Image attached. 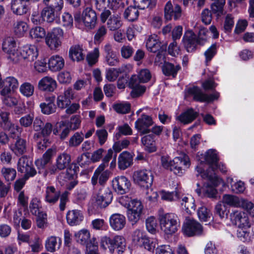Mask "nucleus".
<instances>
[{
  "label": "nucleus",
  "mask_w": 254,
  "mask_h": 254,
  "mask_svg": "<svg viewBox=\"0 0 254 254\" xmlns=\"http://www.w3.org/2000/svg\"><path fill=\"white\" fill-rule=\"evenodd\" d=\"M204 158V161H201V163L204 162L209 165V168L206 171L202 168L201 165L196 167L195 170L200 175L201 177L207 179L210 181H218V178L215 175V169L218 168L219 159L216 151L214 149H209L204 155H201Z\"/></svg>",
  "instance_id": "obj_1"
},
{
  "label": "nucleus",
  "mask_w": 254,
  "mask_h": 254,
  "mask_svg": "<svg viewBox=\"0 0 254 254\" xmlns=\"http://www.w3.org/2000/svg\"><path fill=\"white\" fill-rule=\"evenodd\" d=\"M161 163L164 168L173 172L178 176H182L186 169L189 168L190 165V158L186 154L176 157L172 160L168 157L162 156Z\"/></svg>",
  "instance_id": "obj_2"
},
{
  "label": "nucleus",
  "mask_w": 254,
  "mask_h": 254,
  "mask_svg": "<svg viewBox=\"0 0 254 254\" xmlns=\"http://www.w3.org/2000/svg\"><path fill=\"white\" fill-rule=\"evenodd\" d=\"M71 162L70 155L65 152H63L59 154L56 159L55 165L51 166L48 169V170H45L44 173V176L46 177L48 173L51 175H55L58 174L60 171L64 170L66 168L67 173L72 176L76 174V166L72 169V166H69Z\"/></svg>",
  "instance_id": "obj_3"
},
{
  "label": "nucleus",
  "mask_w": 254,
  "mask_h": 254,
  "mask_svg": "<svg viewBox=\"0 0 254 254\" xmlns=\"http://www.w3.org/2000/svg\"><path fill=\"white\" fill-rule=\"evenodd\" d=\"M161 230L166 234L171 235L175 233L180 227L178 216L173 213H168L159 216Z\"/></svg>",
  "instance_id": "obj_4"
},
{
  "label": "nucleus",
  "mask_w": 254,
  "mask_h": 254,
  "mask_svg": "<svg viewBox=\"0 0 254 254\" xmlns=\"http://www.w3.org/2000/svg\"><path fill=\"white\" fill-rule=\"evenodd\" d=\"M100 246L104 250L108 249L111 253L116 250L118 254H122L126 249V240L123 236L119 235L112 238L104 236L101 239Z\"/></svg>",
  "instance_id": "obj_5"
},
{
  "label": "nucleus",
  "mask_w": 254,
  "mask_h": 254,
  "mask_svg": "<svg viewBox=\"0 0 254 254\" xmlns=\"http://www.w3.org/2000/svg\"><path fill=\"white\" fill-rule=\"evenodd\" d=\"M124 198L120 200V202L127 207V216L128 220L132 225L136 223L140 219L142 212L143 205L140 201L137 199H132L127 203L124 204Z\"/></svg>",
  "instance_id": "obj_6"
},
{
  "label": "nucleus",
  "mask_w": 254,
  "mask_h": 254,
  "mask_svg": "<svg viewBox=\"0 0 254 254\" xmlns=\"http://www.w3.org/2000/svg\"><path fill=\"white\" fill-rule=\"evenodd\" d=\"M187 95L192 97L193 100L199 102H210L217 99L219 93L215 91L213 93L207 94L197 86H192L187 90Z\"/></svg>",
  "instance_id": "obj_7"
},
{
  "label": "nucleus",
  "mask_w": 254,
  "mask_h": 254,
  "mask_svg": "<svg viewBox=\"0 0 254 254\" xmlns=\"http://www.w3.org/2000/svg\"><path fill=\"white\" fill-rule=\"evenodd\" d=\"M17 170L24 174L25 178L34 177L37 173L33 165L32 159L26 155L21 157L17 162Z\"/></svg>",
  "instance_id": "obj_8"
},
{
  "label": "nucleus",
  "mask_w": 254,
  "mask_h": 254,
  "mask_svg": "<svg viewBox=\"0 0 254 254\" xmlns=\"http://www.w3.org/2000/svg\"><path fill=\"white\" fill-rule=\"evenodd\" d=\"M64 30L60 28H53L45 37V42L52 50H56L62 45L61 38L64 36Z\"/></svg>",
  "instance_id": "obj_9"
},
{
  "label": "nucleus",
  "mask_w": 254,
  "mask_h": 254,
  "mask_svg": "<svg viewBox=\"0 0 254 254\" xmlns=\"http://www.w3.org/2000/svg\"><path fill=\"white\" fill-rule=\"evenodd\" d=\"M133 180L135 184L140 187L148 189L153 181V176L151 171L144 169L137 170L134 172Z\"/></svg>",
  "instance_id": "obj_10"
},
{
  "label": "nucleus",
  "mask_w": 254,
  "mask_h": 254,
  "mask_svg": "<svg viewBox=\"0 0 254 254\" xmlns=\"http://www.w3.org/2000/svg\"><path fill=\"white\" fill-rule=\"evenodd\" d=\"M2 51L7 54L8 60L13 63L18 62L19 50H18L15 40L12 37L6 38L2 45Z\"/></svg>",
  "instance_id": "obj_11"
},
{
  "label": "nucleus",
  "mask_w": 254,
  "mask_h": 254,
  "mask_svg": "<svg viewBox=\"0 0 254 254\" xmlns=\"http://www.w3.org/2000/svg\"><path fill=\"white\" fill-rule=\"evenodd\" d=\"M183 231L186 236H199L203 233L201 225L194 219L187 218L183 226Z\"/></svg>",
  "instance_id": "obj_12"
},
{
  "label": "nucleus",
  "mask_w": 254,
  "mask_h": 254,
  "mask_svg": "<svg viewBox=\"0 0 254 254\" xmlns=\"http://www.w3.org/2000/svg\"><path fill=\"white\" fill-rule=\"evenodd\" d=\"M112 186L116 192L123 194L129 192L131 183L125 176H118L112 180Z\"/></svg>",
  "instance_id": "obj_13"
},
{
  "label": "nucleus",
  "mask_w": 254,
  "mask_h": 254,
  "mask_svg": "<svg viewBox=\"0 0 254 254\" xmlns=\"http://www.w3.org/2000/svg\"><path fill=\"white\" fill-rule=\"evenodd\" d=\"M18 62L21 59L27 60L29 62L34 61L38 56L37 48L32 45H26L19 50Z\"/></svg>",
  "instance_id": "obj_14"
},
{
  "label": "nucleus",
  "mask_w": 254,
  "mask_h": 254,
  "mask_svg": "<svg viewBox=\"0 0 254 254\" xmlns=\"http://www.w3.org/2000/svg\"><path fill=\"white\" fill-rule=\"evenodd\" d=\"M105 169L103 165H100L95 170L91 180L93 186H96L98 183V181L101 186H104L106 184L111 173L109 171L107 170H105Z\"/></svg>",
  "instance_id": "obj_15"
},
{
  "label": "nucleus",
  "mask_w": 254,
  "mask_h": 254,
  "mask_svg": "<svg viewBox=\"0 0 254 254\" xmlns=\"http://www.w3.org/2000/svg\"><path fill=\"white\" fill-rule=\"evenodd\" d=\"M153 121L151 116L142 114L135 122V127L141 134L150 132L149 127L153 125Z\"/></svg>",
  "instance_id": "obj_16"
},
{
  "label": "nucleus",
  "mask_w": 254,
  "mask_h": 254,
  "mask_svg": "<svg viewBox=\"0 0 254 254\" xmlns=\"http://www.w3.org/2000/svg\"><path fill=\"white\" fill-rule=\"evenodd\" d=\"M232 223L238 228H250L251 226L249 218L244 212L239 210L233 211L230 214Z\"/></svg>",
  "instance_id": "obj_17"
},
{
  "label": "nucleus",
  "mask_w": 254,
  "mask_h": 254,
  "mask_svg": "<svg viewBox=\"0 0 254 254\" xmlns=\"http://www.w3.org/2000/svg\"><path fill=\"white\" fill-rule=\"evenodd\" d=\"M61 194V191L54 186H48L45 188L44 200L50 205H54L57 203Z\"/></svg>",
  "instance_id": "obj_18"
},
{
  "label": "nucleus",
  "mask_w": 254,
  "mask_h": 254,
  "mask_svg": "<svg viewBox=\"0 0 254 254\" xmlns=\"http://www.w3.org/2000/svg\"><path fill=\"white\" fill-rule=\"evenodd\" d=\"M113 199L112 191L108 189L99 190L96 197V204L100 208H105L111 203Z\"/></svg>",
  "instance_id": "obj_19"
},
{
  "label": "nucleus",
  "mask_w": 254,
  "mask_h": 254,
  "mask_svg": "<svg viewBox=\"0 0 254 254\" xmlns=\"http://www.w3.org/2000/svg\"><path fill=\"white\" fill-rule=\"evenodd\" d=\"M150 192H152L151 195H149V190L146 192V194L147 195V198L151 201H155L159 196L161 197L162 199L168 201H174L179 198V194L176 191L169 192L161 190L159 191V194L156 191H153L152 190H150Z\"/></svg>",
  "instance_id": "obj_20"
},
{
  "label": "nucleus",
  "mask_w": 254,
  "mask_h": 254,
  "mask_svg": "<svg viewBox=\"0 0 254 254\" xmlns=\"http://www.w3.org/2000/svg\"><path fill=\"white\" fill-rule=\"evenodd\" d=\"M182 16V9L178 4L174 7L170 1H168L164 7V17L166 20H170L172 18L179 19Z\"/></svg>",
  "instance_id": "obj_21"
},
{
  "label": "nucleus",
  "mask_w": 254,
  "mask_h": 254,
  "mask_svg": "<svg viewBox=\"0 0 254 254\" xmlns=\"http://www.w3.org/2000/svg\"><path fill=\"white\" fill-rule=\"evenodd\" d=\"M182 41L184 46L188 52H192L196 49L198 43L196 39V35L191 30L187 31L183 37Z\"/></svg>",
  "instance_id": "obj_22"
},
{
  "label": "nucleus",
  "mask_w": 254,
  "mask_h": 254,
  "mask_svg": "<svg viewBox=\"0 0 254 254\" xmlns=\"http://www.w3.org/2000/svg\"><path fill=\"white\" fill-rule=\"evenodd\" d=\"M82 20L87 28L89 29L94 28L97 21L95 11L90 7H87L83 11Z\"/></svg>",
  "instance_id": "obj_23"
},
{
  "label": "nucleus",
  "mask_w": 254,
  "mask_h": 254,
  "mask_svg": "<svg viewBox=\"0 0 254 254\" xmlns=\"http://www.w3.org/2000/svg\"><path fill=\"white\" fill-rule=\"evenodd\" d=\"M73 94L72 89L68 88L64 93L59 95L57 99V106L61 109H65L71 104V100L73 99Z\"/></svg>",
  "instance_id": "obj_24"
},
{
  "label": "nucleus",
  "mask_w": 254,
  "mask_h": 254,
  "mask_svg": "<svg viewBox=\"0 0 254 254\" xmlns=\"http://www.w3.org/2000/svg\"><path fill=\"white\" fill-rule=\"evenodd\" d=\"M0 93H11L18 87V82L16 78L13 76H8L2 80Z\"/></svg>",
  "instance_id": "obj_25"
},
{
  "label": "nucleus",
  "mask_w": 254,
  "mask_h": 254,
  "mask_svg": "<svg viewBox=\"0 0 254 254\" xmlns=\"http://www.w3.org/2000/svg\"><path fill=\"white\" fill-rule=\"evenodd\" d=\"M110 225L111 228L115 231L123 229L126 224V219L124 215L120 213L112 214L109 219Z\"/></svg>",
  "instance_id": "obj_26"
},
{
  "label": "nucleus",
  "mask_w": 254,
  "mask_h": 254,
  "mask_svg": "<svg viewBox=\"0 0 254 254\" xmlns=\"http://www.w3.org/2000/svg\"><path fill=\"white\" fill-rule=\"evenodd\" d=\"M83 218L82 213L78 210L69 211L66 214L67 222L70 226L79 225L83 221Z\"/></svg>",
  "instance_id": "obj_27"
},
{
  "label": "nucleus",
  "mask_w": 254,
  "mask_h": 254,
  "mask_svg": "<svg viewBox=\"0 0 254 254\" xmlns=\"http://www.w3.org/2000/svg\"><path fill=\"white\" fill-rule=\"evenodd\" d=\"M38 87L41 90L53 92L57 87V82L52 77L46 76L39 81Z\"/></svg>",
  "instance_id": "obj_28"
},
{
  "label": "nucleus",
  "mask_w": 254,
  "mask_h": 254,
  "mask_svg": "<svg viewBox=\"0 0 254 254\" xmlns=\"http://www.w3.org/2000/svg\"><path fill=\"white\" fill-rule=\"evenodd\" d=\"M198 115V113L192 108H189L178 116L177 119L184 124H188L195 120Z\"/></svg>",
  "instance_id": "obj_29"
},
{
  "label": "nucleus",
  "mask_w": 254,
  "mask_h": 254,
  "mask_svg": "<svg viewBox=\"0 0 254 254\" xmlns=\"http://www.w3.org/2000/svg\"><path fill=\"white\" fill-rule=\"evenodd\" d=\"M62 244L61 238L51 236L47 238L45 246L46 250L51 253H54L59 249Z\"/></svg>",
  "instance_id": "obj_30"
},
{
  "label": "nucleus",
  "mask_w": 254,
  "mask_h": 254,
  "mask_svg": "<svg viewBox=\"0 0 254 254\" xmlns=\"http://www.w3.org/2000/svg\"><path fill=\"white\" fill-rule=\"evenodd\" d=\"M132 164L131 155L127 151L121 153L118 157V167L120 170H124Z\"/></svg>",
  "instance_id": "obj_31"
},
{
  "label": "nucleus",
  "mask_w": 254,
  "mask_h": 254,
  "mask_svg": "<svg viewBox=\"0 0 254 254\" xmlns=\"http://www.w3.org/2000/svg\"><path fill=\"white\" fill-rule=\"evenodd\" d=\"M64 59L60 56H53L49 60V67L53 71L60 70L64 67Z\"/></svg>",
  "instance_id": "obj_32"
},
{
  "label": "nucleus",
  "mask_w": 254,
  "mask_h": 254,
  "mask_svg": "<svg viewBox=\"0 0 254 254\" xmlns=\"http://www.w3.org/2000/svg\"><path fill=\"white\" fill-rule=\"evenodd\" d=\"M161 44L158 36L155 34L150 35L146 42V47L147 50L152 53H157L161 50Z\"/></svg>",
  "instance_id": "obj_33"
},
{
  "label": "nucleus",
  "mask_w": 254,
  "mask_h": 254,
  "mask_svg": "<svg viewBox=\"0 0 254 254\" xmlns=\"http://www.w3.org/2000/svg\"><path fill=\"white\" fill-rule=\"evenodd\" d=\"M9 148L15 155H22L26 151V141L21 138H18L15 143L13 145H11Z\"/></svg>",
  "instance_id": "obj_34"
},
{
  "label": "nucleus",
  "mask_w": 254,
  "mask_h": 254,
  "mask_svg": "<svg viewBox=\"0 0 254 254\" xmlns=\"http://www.w3.org/2000/svg\"><path fill=\"white\" fill-rule=\"evenodd\" d=\"M95 6L99 10H102L109 7L116 9L120 5L119 1L117 0H94Z\"/></svg>",
  "instance_id": "obj_35"
},
{
  "label": "nucleus",
  "mask_w": 254,
  "mask_h": 254,
  "mask_svg": "<svg viewBox=\"0 0 254 254\" xmlns=\"http://www.w3.org/2000/svg\"><path fill=\"white\" fill-rule=\"evenodd\" d=\"M61 10H57L53 8L46 6L42 11V16L44 21L49 23L53 22Z\"/></svg>",
  "instance_id": "obj_36"
},
{
  "label": "nucleus",
  "mask_w": 254,
  "mask_h": 254,
  "mask_svg": "<svg viewBox=\"0 0 254 254\" xmlns=\"http://www.w3.org/2000/svg\"><path fill=\"white\" fill-rule=\"evenodd\" d=\"M28 9V4L20 0H13L11 2V9L13 13L17 15H21L25 14Z\"/></svg>",
  "instance_id": "obj_37"
},
{
  "label": "nucleus",
  "mask_w": 254,
  "mask_h": 254,
  "mask_svg": "<svg viewBox=\"0 0 254 254\" xmlns=\"http://www.w3.org/2000/svg\"><path fill=\"white\" fill-rule=\"evenodd\" d=\"M76 242L81 245L87 246L92 243L90 239V234L89 232L86 229H83L75 234Z\"/></svg>",
  "instance_id": "obj_38"
},
{
  "label": "nucleus",
  "mask_w": 254,
  "mask_h": 254,
  "mask_svg": "<svg viewBox=\"0 0 254 254\" xmlns=\"http://www.w3.org/2000/svg\"><path fill=\"white\" fill-rule=\"evenodd\" d=\"M1 100L3 105L7 107L16 106L18 102V99L11 93H0Z\"/></svg>",
  "instance_id": "obj_39"
},
{
  "label": "nucleus",
  "mask_w": 254,
  "mask_h": 254,
  "mask_svg": "<svg viewBox=\"0 0 254 254\" xmlns=\"http://www.w3.org/2000/svg\"><path fill=\"white\" fill-rule=\"evenodd\" d=\"M83 50L81 46L75 45L70 47L69 51L70 58L73 61L79 62L84 58V54L83 53Z\"/></svg>",
  "instance_id": "obj_40"
},
{
  "label": "nucleus",
  "mask_w": 254,
  "mask_h": 254,
  "mask_svg": "<svg viewBox=\"0 0 254 254\" xmlns=\"http://www.w3.org/2000/svg\"><path fill=\"white\" fill-rule=\"evenodd\" d=\"M141 142L144 147V149L149 153L155 152L156 147L152 134H149L144 136L141 138Z\"/></svg>",
  "instance_id": "obj_41"
},
{
  "label": "nucleus",
  "mask_w": 254,
  "mask_h": 254,
  "mask_svg": "<svg viewBox=\"0 0 254 254\" xmlns=\"http://www.w3.org/2000/svg\"><path fill=\"white\" fill-rule=\"evenodd\" d=\"M180 202L182 207L185 209L187 213L190 214L193 211H195L194 199L192 196H184L182 198Z\"/></svg>",
  "instance_id": "obj_42"
},
{
  "label": "nucleus",
  "mask_w": 254,
  "mask_h": 254,
  "mask_svg": "<svg viewBox=\"0 0 254 254\" xmlns=\"http://www.w3.org/2000/svg\"><path fill=\"white\" fill-rule=\"evenodd\" d=\"M42 208L40 199L37 197H33L29 203V210L31 213L35 216L39 215L41 212H43Z\"/></svg>",
  "instance_id": "obj_43"
},
{
  "label": "nucleus",
  "mask_w": 254,
  "mask_h": 254,
  "mask_svg": "<svg viewBox=\"0 0 254 254\" xmlns=\"http://www.w3.org/2000/svg\"><path fill=\"white\" fill-rule=\"evenodd\" d=\"M181 66L179 64L174 65L170 63H166L164 65L162 70L163 73L166 76H172L175 77L177 72L181 69Z\"/></svg>",
  "instance_id": "obj_44"
},
{
  "label": "nucleus",
  "mask_w": 254,
  "mask_h": 254,
  "mask_svg": "<svg viewBox=\"0 0 254 254\" xmlns=\"http://www.w3.org/2000/svg\"><path fill=\"white\" fill-rule=\"evenodd\" d=\"M135 5L129 6L126 9L124 13V17L129 21H134L137 19L139 16V11Z\"/></svg>",
  "instance_id": "obj_45"
},
{
  "label": "nucleus",
  "mask_w": 254,
  "mask_h": 254,
  "mask_svg": "<svg viewBox=\"0 0 254 254\" xmlns=\"http://www.w3.org/2000/svg\"><path fill=\"white\" fill-rule=\"evenodd\" d=\"M107 25L111 31L119 29L122 25L121 17L118 14H113L108 20Z\"/></svg>",
  "instance_id": "obj_46"
},
{
  "label": "nucleus",
  "mask_w": 254,
  "mask_h": 254,
  "mask_svg": "<svg viewBox=\"0 0 254 254\" xmlns=\"http://www.w3.org/2000/svg\"><path fill=\"white\" fill-rule=\"evenodd\" d=\"M241 198L231 194H225L223 196L222 202L224 205L232 207H240Z\"/></svg>",
  "instance_id": "obj_47"
},
{
  "label": "nucleus",
  "mask_w": 254,
  "mask_h": 254,
  "mask_svg": "<svg viewBox=\"0 0 254 254\" xmlns=\"http://www.w3.org/2000/svg\"><path fill=\"white\" fill-rule=\"evenodd\" d=\"M28 29V25L22 21H17L13 24V30L18 37L22 36Z\"/></svg>",
  "instance_id": "obj_48"
},
{
  "label": "nucleus",
  "mask_w": 254,
  "mask_h": 254,
  "mask_svg": "<svg viewBox=\"0 0 254 254\" xmlns=\"http://www.w3.org/2000/svg\"><path fill=\"white\" fill-rule=\"evenodd\" d=\"M113 108L118 113L126 114L130 111V104L127 102H124L114 104Z\"/></svg>",
  "instance_id": "obj_49"
},
{
  "label": "nucleus",
  "mask_w": 254,
  "mask_h": 254,
  "mask_svg": "<svg viewBox=\"0 0 254 254\" xmlns=\"http://www.w3.org/2000/svg\"><path fill=\"white\" fill-rule=\"evenodd\" d=\"M19 91L24 96L29 97L34 94V86L31 83L26 82L20 85Z\"/></svg>",
  "instance_id": "obj_50"
},
{
  "label": "nucleus",
  "mask_w": 254,
  "mask_h": 254,
  "mask_svg": "<svg viewBox=\"0 0 254 254\" xmlns=\"http://www.w3.org/2000/svg\"><path fill=\"white\" fill-rule=\"evenodd\" d=\"M146 237L145 232L140 230L136 229L132 233V240L135 245L140 246L142 245V242Z\"/></svg>",
  "instance_id": "obj_51"
},
{
  "label": "nucleus",
  "mask_w": 254,
  "mask_h": 254,
  "mask_svg": "<svg viewBox=\"0 0 254 254\" xmlns=\"http://www.w3.org/2000/svg\"><path fill=\"white\" fill-rule=\"evenodd\" d=\"M29 34L32 38L37 40L45 38L46 36L45 29L40 26L32 28Z\"/></svg>",
  "instance_id": "obj_52"
},
{
  "label": "nucleus",
  "mask_w": 254,
  "mask_h": 254,
  "mask_svg": "<svg viewBox=\"0 0 254 254\" xmlns=\"http://www.w3.org/2000/svg\"><path fill=\"white\" fill-rule=\"evenodd\" d=\"M42 1L46 6L53 8L57 10H62L64 4L63 0H43Z\"/></svg>",
  "instance_id": "obj_53"
},
{
  "label": "nucleus",
  "mask_w": 254,
  "mask_h": 254,
  "mask_svg": "<svg viewBox=\"0 0 254 254\" xmlns=\"http://www.w3.org/2000/svg\"><path fill=\"white\" fill-rule=\"evenodd\" d=\"M8 127L9 136L15 139L20 138L22 128L17 125L14 124H10L9 126L6 127Z\"/></svg>",
  "instance_id": "obj_54"
},
{
  "label": "nucleus",
  "mask_w": 254,
  "mask_h": 254,
  "mask_svg": "<svg viewBox=\"0 0 254 254\" xmlns=\"http://www.w3.org/2000/svg\"><path fill=\"white\" fill-rule=\"evenodd\" d=\"M83 134L82 132H75L69 139L68 146L69 147L78 146L83 140Z\"/></svg>",
  "instance_id": "obj_55"
},
{
  "label": "nucleus",
  "mask_w": 254,
  "mask_h": 254,
  "mask_svg": "<svg viewBox=\"0 0 254 254\" xmlns=\"http://www.w3.org/2000/svg\"><path fill=\"white\" fill-rule=\"evenodd\" d=\"M249 228H238L237 237L243 242H249L251 240L250 233L247 231Z\"/></svg>",
  "instance_id": "obj_56"
},
{
  "label": "nucleus",
  "mask_w": 254,
  "mask_h": 254,
  "mask_svg": "<svg viewBox=\"0 0 254 254\" xmlns=\"http://www.w3.org/2000/svg\"><path fill=\"white\" fill-rule=\"evenodd\" d=\"M68 124L67 121H62L59 123V130L61 132L60 138L62 139H64L69 134L70 130H71Z\"/></svg>",
  "instance_id": "obj_57"
},
{
  "label": "nucleus",
  "mask_w": 254,
  "mask_h": 254,
  "mask_svg": "<svg viewBox=\"0 0 254 254\" xmlns=\"http://www.w3.org/2000/svg\"><path fill=\"white\" fill-rule=\"evenodd\" d=\"M240 207L245 209L250 215L254 217V203L247 199L241 198Z\"/></svg>",
  "instance_id": "obj_58"
},
{
  "label": "nucleus",
  "mask_w": 254,
  "mask_h": 254,
  "mask_svg": "<svg viewBox=\"0 0 254 254\" xmlns=\"http://www.w3.org/2000/svg\"><path fill=\"white\" fill-rule=\"evenodd\" d=\"M1 173L5 179L8 182L13 181L16 175V170L10 168H2Z\"/></svg>",
  "instance_id": "obj_59"
},
{
  "label": "nucleus",
  "mask_w": 254,
  "mask_h": 254,
  "mask_svg": "<svg viewBox=\"0 0 254 254\" xmlns=\"http://www.w3.org/2000/svg\"><path fill=\"white\" fill-rule=\"evenodd\" d=\"M53 130V126L50 123L47 122L45 124L40 133H35L34 135V139H38L41 135L43 137L49 136Z\"/></svg>",
  "instance_id": "obj_60"
},
{
  "label": "nucleus",
  "mask_w": 254,
  "mask_h": 254,
  "mask_svg": "<svg viewBox=\"0 0 254 254\" xmlns=\"http://www.w3.org/2000/svg\"><path fill=\"white\" fill-rule=\"evenodd\" d=\"M62 25L66 29H70L73 26V18L68 12H64L62 18Z\"/></svg>",
  "instance_id": "obj_61"
},
{
  "label": "nucleus",
  "mask_w": 254,
  "mask_h": 254,
  "mask_svg": "<svg viewBox=\"0 0 254 254\" xmlns=\"http://www.w3.org/2000/svg\"><path fill=\"white\" fill-rule=\"evenodd\" d=\"M41 112L45 115H50L54 113L56 111V107L55 104L42 103L40 105Z\"/></svg>",
  "instance_id": "obj_62"
},
{
  "label": "nucleus",
  "mask_w": 254,
  "mask_h": 254,
  "mask_svg": "<svg viewBox=\"0 0 254 254\" xmlns=\"http://www.w3.org/2000/svg\"><path fill=\"white\" fill-rule=\"evenodd\" d=\"M234 25V17L232 16V15L230 14H228L226 16L224 23V27H223V30L225 33H230L232 28L233 27Z\"/></svg>",
  "instance_id": "obj_63"
},
{
  "label": "nucleus",
  "mask_w": 254,
  "mask_h": 254,
  "mask_svg": "<svg viewBox=\"0 0 254 254\" xmlns=\"http://www.w3.org/2000/svg\"><path fill=\"white\" fill-rule=\"evenodd\" d=\"M157 225V221L155 217H150L146 219V227L149 233L155 234L156 232Z\"/></svg>",
  "instance_id": "obj_64"
}]
</instances>
